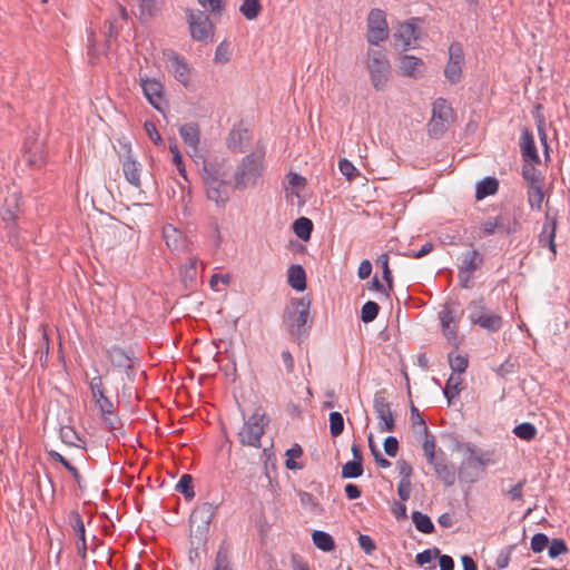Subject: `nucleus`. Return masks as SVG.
I'll return each mask as SVG.
<instances>
[{"mask_svg": "<svg viewBox=\"0 0 570 570\" xmlns=\"http://www.w3.org/2000/svg\"><path fill=\"white\" fill-rule=\"evenodd\" d=\"M265 147L262 146L244 156L232 175L236 190H246L259 185L265 173Z\"/></svg>", "mask_w": 570, "mask_h": 570, "instance_id": "1", "label": "nucleus"}, {"mask_svg": "<svg viewBox=\"0 0 570 570\" xmlns=\"http://www.w3.org/2000/svg\"><path fill=\"white\" fill-rule=\"evenodd\" d=\"M463 452V460L458 468V478L463 483H475L483 478L487 466L494 463L490 451H485L474 443L465 442L458 445Z\"/></svg>", "mask_w": 570, "mask_h": 570, "instance_id": "2", "label": "nucleus"}, {"mask_svg": "<svg viewBox=\"0 0 570 570\" xmlns=\"http://www.w3.org/2000/svg\"><path fill=\"white\" fill-rule=\"evenodd\" d=\"M311 301L307 297L293 298L283 313V324L298 342L308 335Z\"/></svg>", "mask_w": 570, "mask_h": 570, "instance_id": "3", "label": "nucleus"}, {"mask_svg": "<svg viewBox=\"0 0 570 570\" xmlns=\"http://www.w3.org/2000/svg\"><path fill=\"white\" fill-rule=\"evenodd\" d=\"M453 119L454 111L451 105L444 98H438L432 105V116L426 126L429 137L442 138Z\"/></svg>", "mask_w": 570, "mask_h": 570, "instance_id": "4", "label": "nucleus"}, {"mask_svg": "<svg viewBox=\"0 0 570 570\" xmlns=\"http://www.w3.org/2000/svg\"><path fill=\"white\" fill-rule=\"evenodd\" d=\"M268 423L265 414L261 410H256L244 423L238 431V439L243 445L261 448V439L265 433V426Z\"/></svg>", "mask_w": 570, "mask_h": 570, "instance_id": "5", "label": "nucleus"}, {"mask_svg": "<svg viewBox=\"0 0 570 570\" xmlns=\"http://www.w3.org/2000/svg\"><path fill=\"white\" fill-rule=\"evenodd\" d=\"M367 68L373 87L382 91L385 89L391 75V65L385 53L380 49H370L367 52Z\"/></svg>", "mask_w": 570, "mask_h": 570, "instance_id": "6", "label": "nucleus"}, {"mask_svg": "<svg viewBox=\"0 0 570 570\" xmlns=\"http://www.w3.org/2000/svg\"><path fill=\"white\" fill-rule=\"evenodd\" d=\"M187 22L193 40L208 43L214 39L215 27L209 17L195 9H186Z\"/></svg>", "mask_w": 570, "mask_h": 570, "instance_id": "7", "label": "nucleus"}, {"mask_svg": "<svg viewBox=\"0 0 570 570\" xmlns=\"http://www.w3.org/2000/svg\"><path fill=\"white\" fill-rule=\"evenodd\" d=\"M203 180L206 187V196L218 207H224L229 199L227 181L219 178L212 168L204 167Z\"/></svg>", "mask_w": 570, "mask_h": 570, "instance_id": "8", "label": "nucleus"}, {"mask_svg": "<svg viewBox=\"0 0 570 570\" xmlns=\"http://www.w3.org/2000/svg\"><path fill=\"white\" fill-rule=\"evenodd\" d=\"M469 307V318L473 324L479 325L488 332H498L502 327V317L499 314L490 312L481 299L471 302Z\"/></svg>", "mask_w": 570, "mask_h": 570, "instance_id": "9", "label": "nucleus"}, {"mask_svg": "<svg viewBox=\"0 0 570 570\" xmlns=\"http://www.w3.org/2000/svg\"><path fill=\"white\" fill-rule=\"evenodd\" d=\"M464 65L463 47L460 42L453 41L449 46V58L444 67L445 79L452 85L460 82Z\"/></svg>", "mask_w": 570, "mask_h": 570, "instance_id": "10", "label": "nucleus"}, {"mask_svg": "<svg viewBox=\"0 0 570 570\" xmlns=\"http://www.w3.org/2000/svg\"><path fill=\"white\" fill-rule=\"evenodd\" d=\"M140 87L147 101L159 112L165 114L167 100L164 94V85L156 78H140Z\"/></svg>", "mask_w": 570, "mask_h": 570, "instance_id": "11", "label": "nucleus"}, {"mask_svg": "<svg viewBox=\"0 0 570 570\" xmlns=\"http://www.w3.org/2000/svg\"><path fill=\"white\" fill-rule=\"evenodd\" d=\"M217 505L210 502H204L197 505L189 518L190 529L196 534L206 535L209 524L216 513Z\"/></svg>", "mask_w": 570, "mask_h": 570, "instance_id": "12", "label": "nucleus"}, {"mask_svg": "<svg viewBox=\"0 0 570 570\" xmlns=\"http://www.w3.org/2000/svg\"><path fill=\"white\" fill-rule=\"evenodd\" d=\"M389 37V26L385 12L381 9H373L367 17V41L379 45Z\"/></svg>", "mask_w": 570, "mask_h": 570, "instance_id": "13", "label": "nucleus"}, {"mask_svg": "<svg viewBox=\"0 0 570 570\" xmlns=\"http://www.w3.org/2000/svg\"><path fill=\"white\" fill-rule=\"evenodd\" d=\"M558 228V215L548 210L544 215V222L538 235V243L541 247H547L551 253V259L557 256L556 234Z\"/></svg>", "mask_w": 570, "mask_h": 570, "instance_id": "14", "label": "nucleus"}, {"mask_svg": "<svg viewBox=\"0 0 570 570\" xmlns=\"http://www.w3.org/2000/svg\"><path fill=\"white\" fill-rule=\"evenodd\" d=\"M373 409L377 419L380 432H392L395 428L394 416L389 401L381 394L375 393Z\"/></svg>", "mask_w": 570, "mask_h": 570, "instance_id": "15", "label": "nucleus"}, {"mask_svg": "<svg viewBox=\"0 0 570 570\" xmlns=\"http://www.w3.org/2000/svg\"><path fill=\"white\" fill-rule=\"evenodd\" d=\"M164 55L170 62L169 68L174 78L185 88H189L193 76V68L189 63L173 50H168Z\"/></svg>", "mask_w": 570, "mask_h": 570, "instance_id": "16", "label": "nucleus"}, {"mask_svg": "<svg viewBox=\"0 0 570 570\" xmlns=\"http://www.w3.org/2000/svg\"><path fill=\"white\" fill-rule=\"evenodd\" d=\"M416 19L411 21L399 23L393 38L395 46L402 51H406L412 48V45L417 39V26L415 24Z\"/></svg>", "mask_w": 570, "mask_h": 570, "instance_id": "17", "label": "nucleus"}, {"mask_svg": "<svg viewBox=\"0 0 570 570\" xmlns=\"http://www.w3.org/2000/svg\"><path fill=\"white\" fill-rule=\"evenodd\" d=\"M89 389L91 392L94 403L98 409L100 415L110 414V412L115 410V405L112 401L105 395L102 387V379L100 375H97L91 379V381L89 382Z\"/></svg>", "mask_w": 570, "mask_h": 570, "instance_id": "18", "label": "nucleus"}, {"mask_svg": "<svg viewBox=\"0 0 570 570\" xmlns=\"http://www.w3.org/2000/svg\"><path fill=\"white\" fill-rule=\"evenodd\" d=\"M439 318L442 327V332L446 340L458 348L460 341L456 334V313L449 306H443L442 311L439 313Z\"/></svg>", "mask_w": 570, "mask_h": 570, "instance_id": "19", "label": "nucleus"}, {"mask_svg": "<svg viewBox=\"0 0 570 570\" xmlns=\"http://www.w3.org/2000/svg\"><path fill=\"white\" fill-rule=\"evenodd\" d=\"M121 167L126 180L134 187L139 188L141 185V165L132 158L130 151L125 157H122Z\"/></svg>", "mask_w": 570, "mask_h": 570, "instance_id": "20", "label": "nucleus"}, {"mask_svg": "<svg viewBox=\"0 0 570 570\" xmlns=\"http://www.w3.org/2000/svg\"><path fill=\"white\" fill-rule=\"evenodd\" d=\"M70 519L72 522L71 523L72 529L78 537V540L76 542L77 553L79 557L86 558L87 543H86V529H85L83 520H82L81 515L79 514V512H77V511L70 512Z\"/></svg>", "mask_w": 570, "mask_h": 570, "instance_id": "21", "label": "nucleus"}, {"mask_svg": "<svg viewBox=\"0 0 570 570\" xmlns=\"http://www.w3.org/2000/svg\"><path fill=\"white\" fill-rule=\"evenodd\" d=\"M423 67L422 59L415 56L404 55L399 59L400 72L405 77L417 78L421 76Z\"/></svg>", "mask_w": 570, "mask_h": 570, "instance_id": "22", "label": "nucleus"}, {"mask_svg": "<svg viewBox=\"0 0 570 570\" xmlns=\"http://www.w3.org/2000/svg\"><path fill=\"white\" fill-rule=\"evenodd\" d=\"M24 158L28 166L31 168H40L46 163V156L41 142L26 141L24 144Z\"/></svg>", "mask_w": 570, "mask_h": 570, "instance_id": "23", "label": "nucleus"}, {"mask_svg": "<svg viewBox=\"0 0 570 570\" xmlns=\"http://www.w3.org/2000/svg\"><path fill=\"white\" fill-rule=\"evenodd\" d=\"M179 136L184 142V145L191 151L197 153L200 134L198 125L196 124H185L178 129Z\"/></svg>", "mask_w": 570, "mask_h": 570, "instance_id": "24", "label": "nucleus"}, {"mask_svg": "<svg viewBox=\"0 0 570 570\" xmlns=\"http://www.w3.org/2000/svg\"><path fill=\"white\" fill-rule=\"evenodd\" d=\"M520 149L523 158H529L532 163L539 164L540 158L535 147L532 132L528 128H523L520 137Z\"/></svg>", "mask_w": 570, "mask_h": 570, "instance_id": "25", "label": "nucleus"}, {"mask_svg": "<svg viewBox=\"0 0 570 570\" xmlns=\"http://www.w3.org/2000/svg\"><path fill=\"white\" fill-rule=\"evenodd\" d=\"M128 18V13L126 8L117 3L115 6V10L111 14V17L107 20L108 24V32L107 36L109 38H116L119 35V30L122 28V22L126 21Z\"/></svg>", "mask_w": 570, "mask_h": 570, "instance_id": "26", "label": "nucleus"}, {"mask_svg": "<svg viewBox=\"0 0 570 570\" xmlns=\"http://www.w3.org/2000/svg\"><path fill=\"white\" fill-rule=\"evenodd\" d=\"M20 195L12 193L4 200V206L1 212L3 222L7 224H14L17 220V212L19 210Z\"/></svg>", "mask_w": 570, "mask_h": 570, "instance_id": "27", "label": "nucleus"}, {"mask_svg": "<svg viewBox=\"0 0 570 570\" xmlns=\"http://www.w3.org/2000/svg\"><path fill=\"white\" fill-rule=\"evenodd\" d=\"M287 282L295 291H304L306 288V274L302 265H291L287 271Z\"/></svg>", "mask_w": 570, "mask_h": 570, "instance_id": "28", "label": "nucleus"}, {"mask_svg": "<svg viewBox=\"0 0 570 570\" xmlns=\"http://www.w3.org/2000/svg\"><path fill=\"white\" fill-rule=\"evenodd\" d=\"M484 258L482 254L473 248L464 254L459 269L473 274L483 265Z\"/></svg>", "mask_w": 570, "mask_h": 570, "instance_id": "29", "label": "nucleus"}, {"mask_svg": "<svg viewBox=\"0 0 570 570\" xmlns=\"http://www.w3.org/2000/svg\"><path fill=\"white\" fill-rule=\"evenodd\" d=\"M498 189L499 180L495 177L487 176L476 184L475 198L478 200L484 199L488 196L494 195Z\"/></svg>", "mask_w": 570, "mask_h": 570, "instance_id": "30", "label": "nucleus"}, {"mask_svg": "<svg viewBox=\"0 0 570 570\" xmlns=\"http://www.w3.org/2000/svg\"><path fill=\"white\" fill-rule=\"evenodd\" d=\"M108 357L112 365L130 370L132 367V357L121 347L111 346L108 352Z\"/></svg>", "mask_w": 570, "mask_h": 570, "instance_id": "31", "label": "nucleus"}, {"mask_svg": "<svg viewBox=\"0 0 570 570\" xmlns=\"http://www.w3.org/2000/svg\"><path fill=\"white\" fill-rule=\"evenodd\" d=\"M60 439L61 441L69 445L78 449H86V441L82 439L79 433L70 425H62L60 428Z\"/></svg>", "mask_w": 570, "mask_h": 570, "instance_id": "32", "label": "nucleus"}, {"mask_svg": "<svg viewBox=\"0 0 570 570\" xmlns=\"http://www.w3.org/2000/svg\"><path fill=\"white\" fill-rule=\"evenodd\" d=\"M247 138V130L234 128L229 131L227 147L234 153H243Z\"/></svg>", "mask_w": 570, "mask_h": 570, "instance_id": "33", "label": "nucleus"}, {"mask_svg": "<svg viewBox=\"0 0 570 570\" xmlns=\"http://www.w3.org/2000/svg\"><path fill=\"white\" fill-rule=\"evenodd\" d=\"M429 464L433 466L435 474L445 485L451 487L455 483V473L448 464L436 460Z\"/></svg>", "mask_w": 570, "mask_h": 570, "instance_id": "34", "label": "nucleus"}, {"mask_svg": "<svg viewBox=\"0 0 570 570\" xmlns=\"http://www.w3.org/2000/svg\"><path fill=\"white\" fill-rule=\"evenodd\" d=\"M312 541L317 549L324 552L332 551L335 548V542L332 535L322 530H315L312 533Z\"/></svg>", "mask_w": 570, "mask_h": 570, "instance_id": "35", "label": "nucleus"}, {"mask_svg": "<svg viewBox=\"0 0 570 570\" xmlns=\"http://www.w3.org/2000/svg\"><path fill=\"white\" fill-rule=\"evenodd\" d=\"M527 200H528L529 207L532 210L540 212L542 208V203L544 200V193L542 189V185L529 186L527 189Z\"/></svg>", "mask_w": 570, "mask_h": 570, "instance_id": "36", "label": "nucleus"}, {"mask_svg": "<svg viewBox=\"0 0 570 570\" xmlns=\"http://www.w3.org/2000/svg\"><path fill=\"white\" fill-rule=\"evenodd\" d=\"M106 428L116 436H124L122 423L116 411H111L110 414L100 415Z\"/></svg>", "mask_w": 570, "mask_h": 570, "instance_id": "37", "label": "nucleus"}, {"mask_svg": "<svg viewBox=\"0 0 570 570\" xmlns=\"http://www.w3.org/2000/svg\"><path fill=\"white\" fill-rule=\"evenodd\" d=\"M412 521L415 524L417 531L422 533L430 534L434 531L433 522L428 514H424L420 511H413Z\"/></svg>", "mask_w": 570, "mask_h": 570, "instance_id": "38", "label": "nucleus"}, {"mask_svg": "<svg viewBox=\"0 0 570 570\" xmlns=\"http://www.w3.org/2000/svg\"><path fill=\"white\" fill-rule=\"evenodd\" d=\"M461 384L462 379L460 375L451 374L449 376L445 387L443 389V395L448 399L449 403L460 394Z\"/></svg>", "mask_w": 570, "mask_h": 570, "instance_id": "39", "label": "nucleus"}, {"mask_svg": "<svg viewBox=\"0 0 570 570\" xmlns=\"http://www.w3.org/2000/svg\"><path fill=\"white\" fill-rule=\"evenodd\" d=\"M312 229L313 223L306 217H299L293 224L295 235L302 240H307L311 237Z\"/></svg>", "mask_w": 570, "mask_h": 570, "instance_id": "40", "label": "nucleus"}, {"mask_svg": "<svg viewBox=\"0 0 570 570\" xmlns=\"http://www.w3.org/2000/svg\"><path fill=\"white\" fill-rule=\"evenodd\" d=\"M522 177L529 186H538L541 185L542 175L539 169H537L533 165V163L524 164L522 166Z\"/></svg>", "mask_w": 570, "mask_h": 570, "instance_id": "41", "label": "nucleus"}, {"mask_svg": "<svg viewBox=\"0 0 570 570\" xmlns=\"http://www.w3.org/2000/svg\"><path fill=\"white\" fill-rule=\"evenodd\" d=\"M363 474L362 458L346 462L342 468V478L356 479Z\"/></svg>", "mask_w": 570, "mask_h": 570, "instance_id": "42", "label": "nucleus"}, {"mask_svg": "<svg viewBox=\"0 0 570 570\" xmlns=\"http://www.w3.org/2000/svg\"><path fill=\"white\" fill-rule=\"evenodd\" d=\"M448 361H449V365L452 370V374H455V375H461L462 373L465 372L466 367H468V357L465 355H462V354H456L454 355L453 352H450L448 354Z\"/></svg>", "mask_w": 570, "mask_h": 570, "instance_id": "43", "label": "nucleus"}, {"mask_svg": "<svg viewBox=\"0 0 570 570\" xmlns=\"http://www.w3.org/2000/svg\"><path fill=\"white\" fill-rule=\"evenodd\" d=\"M261 8L259 0H243L239 6V11L247 20H254L257 18Z\"/></svg>", "mask_w": 570, "mask_h": 570, "instance_id": "44", "label": "nucleus"}, {"mask_svg": "<svg viewBox=\"0 0 570 570\" xmlns=\"http://www.w3.org/2000/svg\"><path fill=\"white\" fill-rule=\"evenodd\" d=\"M163 236L168 248L176 250L180 245V233L173 225H166L163 228Z\"/></svg>", "mask_w": 570, "mask_h": 570, "instance_id": "45", "label": "nucleus"}, {"mask_svg": "<svg viewBox=\"0 0 570 570\" xmlns=\"http://www.w3.org/2000/svg\"><path fill=\"white\" fill-rule=\"evenodd\" d=\"M176 491L181 493L186 500H191L195 497L193 489V478L190 474H183L176 484Z\"/></svg>", "mask_w": 570, "mask_h": 570, "instance_id": "46", "label": "nucleus"}, {"mask_svg": "<svg viewBox=\"0 0 570 570\" xmlns=\"http://www.w3.org/2000/svg\"><path fill=\"white\" fill-rule=\"evenodd\" d=\"M513 433L521 440L531 441L537 435V428L530 422H523L513 429Z\"/></svg>", "mask_w": 570, "mask_h": 570, "instance_id": "47", "label": "nucleus"}, {"mask_svg": "<svg viewBox=\"0 0 570 570\" xmlns=\"http://www.w3.org/2000/svg\"><path fill=\"white\" fill-rule=\"evenodd\" d=\"M423 438L422 449L424 451L428 463H434L435 459V441L434 438L426 431V434H420Z\"/></svg>", "mask_w": 570, "mask_h": 570, "instance_id": "48", "label": "nucleus"}, {"mask_svg": "<svg viewBox=\"0 0 570 570\" xmlns=\"http://www.w3.org/2000/svg\"><path fill=\"white\" fill-rule=\"evenodd\" d=\"M380 306L376 302L368 301L366 302L361 309V320L364 323H370L374 321L379 314Z\"/></svg>", "mask_w": 570, "mask_h": 570, "instance_id": "49", "label": "nucleus"}, {"mask_svg": "<svg viewBox=\"0 0 570 570\" xmlns=\"http://www.w3.org/2000/svg\"><path fill=\"white\" fill-rule=\"evenodd\" d=\"M344 430V419L340 412L330 413V433L332 436H338Z\"/></svg>", "mask_w": 570, "mask_h": 570, "instance_id": "50", "label": "nucleus"}, {"mask_svg": "<svg viewBox=\"0 0 570 570\" xmlns=\"http://www.w3.org/2000/svg\"><path fill=\"white\" fill-rule=\"evenodd\" d=\"M376 263L382 267L383 279L385 281L387 288L392 289L393 288V277H392V273H391L390 267H389V255H387V253L381 254L377 257Z\"/></svg>", "mask_w": 570, "mask_h": 570, "instance_id": "51", "label": "nucleus"}, {"mask_svg": "<svg viewBox=\"0 0 570 570\" xmlns=\"http://www.w3.org/2000/svg\"><path fill=\"white\" fill-rule=\"evenodd\" d=\"M214 570H232L229 556L224 547H220L216 553Z\"/></svg>", "mask_w": 570, "mask_h": 570, "instance_id": "52", "label": "nucleus"}, {"mask_svg": "<svg viewBox=\"0 0 570 570\" xmlns=\"http://www.w3.org/2000/svg\"><path fill=\"white\" fill-rule=\"evenodd\" d=\"M338 169L343 176H345L350 181H352L360 173L356 167L346 158H343L338 161Z\"/></svg>", "mask_w": 570, "mask_h": 570, "instance_id": "53", "label": "nucleus"}, {"mask_svg": "<svg viewBox=\"0 0 570 570\" xmlns=\"http://www.w3.org/2000/svg\"><path fill=\"white\" fill-rule=\"evenodd\" d=\"M548 543V535L539 532L532 535L530 547L534 553H540L547 548Z\"/></svg>", "mask_w": 570, "mask_h": 570, "instance_id": "54", "label": "nucleus"}, {"mask_svg": "<svg viewBox=\"0 0 570 570\" xmlns=\"http://www.w3.org/2000/svg\"><path fill=\"white\" fill-rule=\"evenodd\" d=\"M411 421H412V425L414 428H417V434H426V431L428 430V426H426V423L424 421V419L421 416L419 410L414 406V405H411Z\"/></svg>", "mask_w": 570, "mask_h": 570, "instance_id": "55", "label": "nucleus"}, {"mask_svg": "<svg viewBox=\"0 0 570 570\" xmlns=\"http://www.w3.org/2000/svg\"><path fill=\"white\" fill-rule=\"evenodd\" d=\"M139 8L140 18L151 17L156 11L155 0H132Z\"/></svg>", "mask_w": 570, "mask_h": 570, "instance_id": "56", "label": "nucleus"}, {"mask_svg": "<svg viewBox=\"0 0 570 570\" xmlns=\"http://www.w3.org/2000/svg\"><path fill=\"white\" fill-rule=\"evenodd\" d=\"M169 150L170 153L173 154V161L174 164L176 165L177 167V170L179 173V175L185 179L187 180V173H186V168L183 164V157H181V154L177 147L176 144H170L169 146Z\"/></svg>", "mask_w": 570, "mask_h": 570, "instance_id": "57", "label": "nucleus"}, {"mask_svg": "<svg viewBox=\"0 0 570 570\" xmlns=\"http://www.w3.org/2000/svg\"><path fill=\"white\" fill-rule=\"evenodd\" d=\"M568 551V547L564 540L560 538H554L551 540L549 546V557L554 559Z\"/></svg>", "mask_w": 570, "mask_h": 570, "instance_id": "58", "label": "nucleus"}, {"mask_svg": "<svg viewBox=\"0 0 570 570\" xmlns=\"http://www.w3.org/2000/svg\"><path fill=\"white\" fill-rule=\"evenodd\" d=\"M527 480L523 479L517 484L510 487L504 494H507L512 501H523V488Z\"/></svg>", "mask_w": 570, "mask_h": 570, "instance_id": "59", "label": "nucleus"}, {"mask_svg": "<svg viewBox=\"0 0 570 570\" xmlns=\"http://www.w3.org/2000/svg\"><path fill=\"white\" fill-rule=\"evenodd\" d=\"M358 546L363 550V552L367 556H371L375 549L376 544L373 539L367 534H360L357 538Z\"/></svg>", "mask_w": 570, "mask_h": 570, "instance_id": "60", "label": "nucleus"}, {"mask_svg": "<svg viewBox=\"0 0 570 570\" xmlns=\"http://www.w3.org/2000/svg\"><path fill=\"white\" fill-rule=\"evenodd\" d=\"M396 468L401 476L400 481H411L413 473L412 465L403 459L397 460Z\"/></svg>", "mask_w": 570, "mask_h": 570, "instance_id": "61", "label": "nucleus"}, {"mask_svg": "<svg viewBox=\"0 0 570 570\" xmlns=\"http://www.w3.org/2000/svg\"><path fill=\"white\" fill-rule=\"evenodd\" d=\"M144 129L146 131V134L148 135V137L150 138V140L155 144V145H161L163 144V139H161V136L160 134L158 132L156 126L154 122L151 121H145L144 124Z\"/></svg>", "mask_w": 570, "mask_h": 570, "instance_id": "62", "label": "nucleus"}, {"mask_svg": "<svg viewBox=\"0 0 570 570\" xmlns=\"http://www.w3.org/2000/svg\"><path fill=\"white\" fill-rule=\"evenodd\" d=\"M503 216H499L493 220H488L482 225V232L485 235H492L497 228L504 227Z\"/></svg>", "mask_w": 570, "mask_h": 570, "instance_id": "63", "label": "nucleus"}, {"mask_svg": "<svg viewBox=\"0 0 570 570\" xmlns=\"http://www.w3.org/2000/svg\"><path fill=\"white\" fill-rule=\"evenodd\" d=\"M383 446H384L385 453L389 456L394 458L399 450V441L395 436L389 435L385 438V440L383 442Z\"/></svg>", "mask_w": 570, "mask_h": 570, "instance_id": "64", "label": "nucleus"}]
</instances>
